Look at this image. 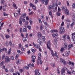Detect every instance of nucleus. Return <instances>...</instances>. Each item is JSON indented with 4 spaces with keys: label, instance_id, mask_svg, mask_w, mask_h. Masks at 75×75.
Wrapping results in <instances>:
<instances>
[{
    "label": "nucleus",
    "instance_id": "obj_29",
    "mask_svg": "<svg viewBox=\"0 0 75 75\" xmlns=\"http://www.w3.org/2000/svg\"><path fill=\"white\" fill-rule=\"evenodd\" d=\"M5 37L6 38H9L10 37V35H5Z\"/></svg>",
    "mask_w": 75,
    "mask_h": 75
},
{
    "label": "nucleus",
    "instance_id": "obj_31",
    "mask_svg": "<svg viewBox=\"0 0 75 75\" xmlns=\"http://www.w3.org/2000/svg\"><path fill=\"white\" fill-rule=\"evenodd\" d=\"M43 23H44V24H45V25H48V24L47 23V22H46L45 21H43Z\"/></svg>",
    "mask_w": 75,
    "mask_h": 75
},
{
    "label": "nucleus",
    "instance_id": "obj_2",
    "mask_svg": "<svg viewBox=\"0 0 75 75\" xmlns=\"http://www.w3.org/2000/svg\"><path fill=\"white\" fill-rule=\"evenodd\" d=\"M38 58L37 60L38 64V65L40 63V65H41V64H42L43 61L41 60V53H39L38 55Z\"/></svg>",
    "mask_w": 75,
    "mask_h": 75
},
{
    "label": "nucleus",
    "instance_id": "obj_59",
    "mask_svg": "<svg viewBox=\"0 0 75 75\" xmlns=\"http://www.w3.org/2000/svg\"><path fill=\"white\" fill-rule=\"evenodd\" d=\"M1 37H2V38H3V39H4V37L3 36V34H1Z\"/></svg>",
    "mask_w": 75,
    "mask_h": 75
},
{
    "label": "nucleus",
    "instance_id": "obj_33",
    "mask_svg": "<svg viewBox=\"0 0 75 75\" xmlns=\"http://www.w3.org/2000/svg\"><path fill=\"white\" fill-rule=\"evenodd\" d=\"M23 31L24 32H26V33L27 32V30H26V29H25V28H23Z\"/></svg>",
    "mask_w": 75,
    "mask_h": 75
},
{
    "label": "nucleus",
    "instance_id": "obj_1",
    "mask_svg": "<svg viewBox=\"0 0 75 75\" xmlns=\"http://www.w3.org/2000/svg\"><path fill=\"white\" fill-rule=\"evenodd\" d=\"M26 16V13H24L21 15V16L20 17L19 21V23L21 25H22L23 24L22 20L23 23H24L25 21V18L24 17H25Z\"/></svg>",
    "mask_w": 75,
    "mask_h": 75
},
{
    "label": "nucleus",
    "instance_id": "obj_13",
    "mask_svg": "<svg viewBox=\"0 0 75 75\" xmlns=\"http://www.w3.org/2000/svg\"><path fill=\"white\" fill-rule=\"evenodd\" d=\"M49 1H50V0H42V3L44 4V3L45 2V5H47Z\"/></svg>",
    "mask_w": 75,
    "mask_h": 75
},
{
    "label": "nucleus",
    "instance_id": "obj_16",
    "mask_svg": "<svg viewBox=\"0 0 75 75\" xmlns=\"http://www.w3.org/2000/svg\"><path fill=\"white\" fill-rule=\"evenodd\" d=\"M62 38H63V40L65 41L67 40V34H64L62 36Z\"/></svg>",
    "mask_w": 75,
    "mask_h": 75
},
{
    "label": "nucleus",
    "instance_id": "obj_51",
    "mask_svg": "<svg viewBox=\"0 0 75 75\" xmlns=\"http://www.w3.org/2000/svg\"><path fill=\"white\" fill-rule=\"evenodd\" d=\"M17 52L19 54H21V52L20 50H18Z\"/></svg>",
    "mask_w": 75,
    "mask_h": 75
},
{
    "label": "nucleus",
    "instance_id": "obj_4",
    "mask_svg": "<svg viewBox=\"0 0 75 75\" xmlns=\"http://www.w3.org/2000/svg\"><path fill=\"white\" fill-rule=\"evenodd\" d=\"M59 33L61 34L64 33L65 31V28H64V27H60L59 28Z\"/></svg>",
    "mask_w": 75,
    "mask_h": 75
},
{
    "label": "nucleus",
    "instance_id": "obj_21",
    "mask_svg": "<svg viewBox=\"0 0 75 75\" xmlns=\"http://www.w3.org/2000/svg\"><path fill=\"white\" fill-rule=\"evenodd\" d=\"M61 72L62 74H63L65 72V69H64L63 68L61 70Z\"/></svg>",
    "mask_w": 75,
    "mask_h": 75
},
{
    "label": "nucleus",
    "instance_id": "obj_36",
    "mask_svg": "<svg viewBox=\"0 0 75 75\" xmlns=\"http://www.w3.org/2000/svg\"><path fill=\"white\" fill-rule=\"evenodd\" d=\"M74 24L75 23L74 22L72 23L70 25L71 27H73V26H74Z\"/></svg>",
    "mask_w": 75,
    "mask_h": 75
},
{
    "label": "nucleus",
    "instance_id": "obj_7",
    "mask_svg": "<svg viewBox=\"0 0 75 75\" xmlns=\"http://www.w3.org/2000/svg\"><path fill=\"white\" fill-rule=\"evenodd\" d=\"M71 35H72V40H73L74 44H75V32L72 33Z\"/></svg>",
    "mask_w": 75,
    "mask_h": 75
},
{
    "label": "nucleus",
    "instance_id": "obj_25",
    "mask_svg": "<svg viewBox=\"0 0 75 75\" xmlns=\"http://www.w3.org/2000/svg\"><path fill=\"white\" fill-rule=\"evenodd\" d=\"M29 22L30 23V25H32V24H33V20L31 19H29Z\"/></svg>",
    "mask_w": 75,
    "mask_h": 75
},
{
    "label": "nucleus",
    "instance_id": "obj_44",
    "mask_svg": "<svg viewBox=\"0 0 75 75\" xmlns=\"http://www.w3.org/2000/svg\"><path fill=\"white\" fill-rule=\"evenodd\" d=\"M67 74H69V75H71V72L69 71L68 70L67 71Z\"/></svg>",
    "mask_w": 75,
    "mask_h": 75
},
{
    "label": "nucleus",
    "instance_id": "obj_45",
    "mask_svg": "<svg viewBox=\"0 0 75 75\" xmlns=\"http://www.w3.org/2000/svg\"><path fill=\"white\" fill-rule=\"evenodd\" d=\"M9 44L10 46H11L12 45V43L11 42V41L10 40L9 43Z\"/></svg>",
    "mask_w": 75,
    "mask_h": 75
},
{
    "label": "nucleus",
    "instance_id": "obj_8",
    "mask_svg": "<svg viewBox=\"0 0 75 75\" xmlns=\"http://www.w3.org/2000/svg\"><path fill=\"white\" fill-rule=\"evenodd\" d=\"M51 54H52V57H54V55H55L56 57H57V58H58V56L57 55V52H55L54 55V52H53V51H52V50L51 51Z\"/></svg>",
    "mask_w": 75,
    "mask_h": 75
},
{
    "label": "nucleus",
    "instance_id": "obj_14",
    "mask_svg": "<svg viewBox=\"0 0 75 75\" xmlns=\"http://www.w3.org/2000/svg\"><path fill=\"white\" fill-rule=\"evenodd\" d=\"M30 7H32V8L33 10H36V7H35V6L33 5V4H32L31 3H30Z\"/></svg>",
    "mask_w": 75,
    "mask_h": 75
},
{
    "label": "nucleus",
    "instance_id": "obj_56",
    "mask_svg": "<svg viewBox=\"0 0 75 75\" xmlns=\"http://www.w3.org/2000/svg\"><path fill=\"white\" fill-rule=\"evenodd\" d=\"M41 18L42 19V20H43V19H44V15H42L41 16Z\"/></svg>",
    "mask_w": 75,
    "mask_h": 75
},
{
    "label": "nucleus",
    "instance_id": "obj_47",
    "mask_svg": "<svg viewBox=\"0 0 75 75\" xmlns=\"http://www.w3.org/2000/svg\"><path fill=\"white\" fill-rule=\"evenodd\" d=\"M5 58V54H4L2 56V59H4Z\"/></svg>",
    "mask_w": 75,
    "mask_h": 75
},
{
    "label": "nucleus",
    "instance_id": "obj_12",
    "mask_svg": "<svg viewBox=\"0 0 75 75\" xmlns=\"http://www.w3.org/2000/svg\"><path fill=\"white\" fill-rule=\"evenodd\" d=\"M60 62H62L63 65H66V64H67V62H66L65 60L64 59H61L60 60Z\"/></svg>",
    "mask_w": 75,
    "mask_h": 75
},
{
    "label": "nucleus",
    "instance_id": "obj_62",
    "mask_svg": "<svg viewBox=\"0 0 75 75\" xmlns=\"http://www.w3.org/2000/svg\"><path fill=\"white\" fill-rule=\"evenodd\" d=\"M26 20H27V21L28 20H29V18H28V16H26Z\"/></svg>",
    "mask_w": 75,
    "mask_h": 75
},
{
    "label": "nucleus",
    "instance_id": "obj_39",
    "mask_svg": "<svg viewBox=\"0 0 75 75\" xmlns=\"http://www.w3.org/2000/svg\"><path fill=\"white\" fill-rule=\"evenodd\" d=\"M31 51L33 53H34V52L36 51L35 50H34L33 49H31Z\"/></svg>",
    "mask_w": 75,
    "mask_h": 75
},
{
    "label": "nucleus",
    "instance_id": "obj_5",
    "mask_svg": "<svg viewBox=\"0 0 75 75\" xmlns=\"http://www.w3.org/2000/svg\"><path fill=\"white\" fill-rule=\"evenodd\" d=\"M5 60L6 63H8L10 62V59L8 56H6L5 57Z\"/></svg>",
    "mask_w": 75,
    "mask_h": 75
},
{
    "label": "nucleus",
    "instance_id": "obj_9",
    "mask_svg": "<svg viewBox=\"0 0 75 75\" xmlns=\"http://www.w3.org/2000/svg\"><path fill=\"white\" fill-rule=\"evenodd\" d=\"M32 44L37 49H39V48L40 47V46L38 44H35L34 43V42H33Z\"/></svg>",
    "mask_w": 75,
    "mask_h": 75
},
{
    "label": "nucleus",
    "instance_id": "obj_37",
    "mask_svg": "<svg viewBox=\"0 0 75 75\" xmlns=\"http://www.w3.org/2000/svg\"><path fill=\"white\" fill-rule=\"evenodd\" d=\"M57 16H60L61 15V13L57 12Z\"/></svg>",
    "mask_w": 75,
    "mask_h": 75
},
{
    "label": "nucleus",
    "instance_id": "obj_11",
    "mask_svg": "<svg viewBox=\"0 0 75 75\" xmlns=\"http://www.w3.org/2000/svg\"><path fill=\"white\" fill-rule=\"evenodd\" d=\"M55 3L53 4L52 5H49L48 7V8L50 10H51L52 9H53V8H54Z\"/></svg>",
    "mask_w": 75,
    "mask_h": 75
},
{
    "label": "nucleus",
    "instance_id": "obj_26",
    "mask_svg": "<svg viewBox=\"0 0 75 75\" xmlns=\"http://www.w3.org/2000/svg\"><path fill=\"white\" fill-rule=\"evenodd\" d=\"M23 69H29V67H24L23 68Z\"/></svg>",
    "mask_w": 75,
    "mask_h": 75
},
{
    "label": "nucleus",
    "instance_id": "obj_18",
    "mask_svg": "<svg viewBox=\"0 0 75 75\" xmlns=\"http://www.w3.org/2000/svg\"><path fill=\"white\" fill-rule=\"evenodd\" d=\"M37 35L38 37H41L42 36V34H41V33L39 32L38 34Z\"/></svg>",
    "mask_w": 75,
    "mask_h": 75
},
{
    "label": "nucleus",
    "instance_id": "obj_32",
    "mask_svg": "<svg viewBox=\"0 0 75 75\" xmlns=\"http://www.w3.org/2000/svg\"><path fill=\"white\" fill-rule=\"evenodd\" d=\"M42 39L43 40L44 42V40H45V36H42Z\"/></svg>",
    "mask_w": 75,
    "mask_h": 75
},
{
    "label": "nucleus",
    "instance_id": "obj_17",
    "mask_svg": "<svg viewBox=\"0 0 75 75\" xmlns=\"http://www.w3.org/2000/svg\"><path fill=\"white\" fill-rule=\"evenodd\" d=\"M73 47V44H71V45H68V50H71V47Z\"/></svg>",
    "mask_w": 75,
    "mask_h": 75
},
{
    "label": "nucleus",
    "instance_id": "obj_60",
    "mask_svg": "<svg viewBox=\"0 0 75 75\" xmlns=\"http://www.w3.org/2000/svg\"><path fill=\"white\" fill-rule=\"evenodd\" d=\"M38 20L40 23H42V21H41V19H39Z\"/></svg>",
    "mask_w": 75,
    "mask_h": 75
},
{
    "label": "nucleus",
    "instance_id": "obj_24",
    "mask_svg": "<svg viewBox=\"0 0 75 75\" xmlns=\"http://www.w3.org/2000/svg\"><path fill=\"white\" fill-rule=\"evenodd\" d=\"M27 38L26 37H24L23 38V42H25V41H27Z\"/></svg>",
    "mask_w": 75,
    "mask_h": 75
},
{
    "label": "nucleus",
    "instance_id": "obj_49",
    "mask_svg": "<svg viewBox=\"0 0 75 75\" xmlns=\"http://www.w3.org/2000/svg\"><path fill=\"white\" fill-rule=\"evenodd\" d=\"M67 38L68 40H70V37H69V35H68L67 36Z\"/></svg>",
    "mask_w": 75,
    "mask_h": 75
},
{
    "label": "nucleus",
    "instance_id": "obj_48",
    "mask_svg": "<svg viewBox=\"0 0 75 75\" xmlns=\"http://www.w3.org/2000/svg\"><path fill=\"white\" fill-rule=\"evenodd\" d=\"M34 14V12L32 11L30 13H29V15H32V14Z\"/></svg>",
    "mask_w": 75,
    "mask_h": 75
},
{
    "label": "nucleus",
    "instance_id": "obj_38",
    "mask_svg": "<svg viewBox=\"0 0 75 75\" xmlns=\"http://www.w3.org/2000/svg\"><path fill=\"white\" fill-rule=\"evenodd\" d=\"M67 28H69V26L70 25V23H67Z\"/></svg>",
    "mask_w": 75,
    "mask_h": 75
},
{
    "label": "nucleus",
    "instance_id": "obj_6",
    "mask_svg": "<svg viewBox=\"0 0 75 75\" xmlns=\"http://www.w3.org/2000/svg\"><path fill=\"white\" fill-rule=\"evenodd\" d=\"M38 43H39L40 45H43V43L42 42V40L41 38H39L38 40Z\"/></svg>",
    "mask_w": 75,
    "mask_h": 75
},
{
    "label": "nucleus",
    "instance_id": "obj_27",
    "mask_svg": "<svg viewBox=\"0 0 75 75\" xmlns=\"http://www.w3.org/2000/svg\"><path fill=\"white\" fill-rule=\"evenodd\" d=\"M64 47L65 48H68V47H67V43H64Z\"/></svg>",
    "mask_w": 75,
    "mask_h": 75
},
{
    "label": "nucleus",
    "instance_id": "obj_40",
    "mask_svg": "<svg viewBox=\"0 0 75 75\" xmlns=\"http://www.w3.org/2000/svg\"><path fill=\"white\" fill-rule=\"evenodd\" d=\"M70 53V51H69L67 52V53H66V55H67V56H68Z\"/></svg>",
    "mask_w": 75,
    "mask_h": 75
},
{
    "label": "nucleus",
    "instance_id": "obj_53",
    "mask_svg": "<svg viewBox=\"0 0 75 75\" xmlns=\"http://www.w3.org/2000/svg\"><path fill=\"white\" fill-rule=\"evenodd\" d=\"M20 72H21V73L23 72V71L24 69H21L19 70Z\"/></svg>",
    "mask_w": 75,
    "mask_h": 75
},
{
    "label": "nucleus",
    "instance_id": "obj_41",
    "mask_svg": "<svg viewBox=\"0 0 75 75\" xmlns=\"http://www.w3.org/2000/svg\"><path fill=\"white\" fill-rule=\"evenodd\" d=\"M8 15L7 14H6V13L5 12H4L3 13V16H7Z\"/></svg>",
    "mask_w": 75,
    "mask_h": 75
},
{
    "label": "nucleus",
    "instance_id": "obj_20",
    "mask_svg": "<svg viewBox=\"0 0 75 75\" xmlns=\"http://www.w3.org/2000/svg\"><path fill=\"white\" fill-rule=\"evenodd\" d=\"M43 29H44V25H41L40 26V30H41V31H42Z\"/></svg>",
    "mask_w": 75,
    "mask_h": 75
},
{
    "label": "nucleus",
    "instance_id": "obj_54",
    "mask_svg": "<svg viewBox=\"0 0 75 75\" xmlns=\"http://www.w3.org/2000/svg\"><path fill=\"white\" fill-rule=\"evenodd\" d=\"M1 4H3L4 3V0H2L1 1Z\"/></svg>",
    "mask_w": 75,
    "mask_h": 75
},
{
    "label": "nucleus",
    "instance_id": "obj_15",
    "mask_svg": "<svg viewBox=\"0 0 75 75\" xmlns=\"http://www.w3.org/2000/svg\"><path fill=\"white\" fill-rule=\"evenodd\" d=\"M31 58L32 59V61H33V62H35V59L36 58V57L35 56H32Z\"/></svg>",
    "mask_w": 75,
    "mask_h": 75
},
{
    "label": "nucleus",
    "instance_id": "obj_63",
    "mask_svg": "<svg viewBox=\"0 0 75 75\" xmlns=\"http://www.w3.org/2000/svg\"><path fill=\"white\" fill-rule=\"evenodd\" d=\"M58 12H60L61 11V9H60V8L59 7L58 8Z\"/></svg>",
    "mask_w": 75,
    "mask_h": 75
},
{
    "label": "nucleus",
    "instance_id": "obj_52",
    "mask_svg": "<svg viewBox=\"0 0 75 75\" xmlns=\"http://www.w3.org/2000/svg\"><path fill=\"white\" fill-rule=\"evenodd\" d=\"M72 7L74 8H75V3H74L72 6Z\"/></svg>",
    "mask_w": 75,
    "mask_h": 75
},
{
    "label": "nucleus",
    "instance_id": "obj_35",
    "mask_svg": "<svg viewBox=\"0 0 75 75\" xmlns=\"http://www.w3.org/2000/svg\"><path fill=\"white\" fill-rule=\"evenodd\" d=\"M13 7H14V8H15L16 9H17V6H16V4H13Z\"/></svg>",
    "mask_w": 75,
    "mask_h": 75
},
{
    "label": "nucleus",
    "instance_id": "obj_28",
    "mask_svg": "<svg viewBox=\"0 0 75 75\" xmlns=\"http://www.w3.org/2000/svg\"><path fill=\"white\" fill-rule=\"evenodd\" d=\"M11 49L10 48V49L9 50H8V54L9 55H10L11 54Z\"/></svg>",
    "mask_w": 75,
    "mask_h": 75
},
{
    "label": "nucleus",
    "instance_id": "obj_10",
    "mask_svg": "<svg viewBox=\"0 0 75 75\" xmlns=\"http://www.w3.org/2000/svg\"><path fill=\"white\" fill-rule=\"evenodd\" d=\"M47 47L48 49L51 50V48H50V47H51V42H50V41H48L47 42Z\"/></svg>",
    "mask_w": 75,
    "mask_h": 75
},
{
    "label": "nucleus",
    "instance_id": "obj_58",
    "mask_svg": "<svg viewBox=\"0 0 75 75\" xmlns=\"http://www.w3.org/2000/svg\"><path fill=\"white\" fill-rule=\"evenodd\" d=\"M34 67V65L33 64H32L30 66V68Z\"/></svg>",
    "mask_w": 75,
    "mask_h": 75
},
{
    "label": "nucleus",
    "instance_id": "obj_23",
    "mask_svg": "<svg viewBox=\"0 0 75 75\" xmlns=\"http://www.w3.org/2000/svg\"><path fill=\"white\" fill-rule=\"evenodd\" d=\"M54 7H55V6H56V7H55V10H57V6H58V4L57 3H56V4H55L54 5Z\"/></svg>",
    "mask_w": 75,
    "mask_h": 75
},
{
    "label": "nucleus",
    "instance_id": "obj_19",
    "mask_svg": "<svg viewBox=\"0 0 75 75\" xmlns=\"http://www.w3.org/2000/svg\"><path fill=\"white\" fill-rule=\"evenodd\" d=\"M52 36L53 38L55 37H57L58 36V34L57 33L56 34H52Z\"/></svg>",
    "mask_w": 75,
    "mask_h": 75
},
{
    "label": "nucleus",
    "instance_id": "obj_64",
    "mask_svg": "<svg viewBox=\"0 0 75 75\" xmlns=\"http://www.w3.org/2000/svg\"><path fill=\"white\" fill-rule=\"evenodd\" d=\"M14 15L15 17H16L17 16V14L16 13H14Z\"/></svg>",
    "mask_w": 75,
    "mask_h": 75
},
{
    "label": "nucleus",
    "instance_id": "obj_61",
    "mask_svg": "<svg viewBox=\"0 0 75 75\" xmlns=\"http://www.w3.org/2000/svg\"><path fill=\"white\" fill-rule=\"evenodd\" d=\"M57 73L58 74H59V73H60L59 72V68H57Z\"/></svg>",
    "mask_w": 75,
    "mask_h": 75
},
{
    "label": "nucleus",
    "instance_id": "obj_34",
    "mask_svg": "<svg viewBox=\"0 0 75 75\" xmlns=\"http://www.w3.org/2000/svg\"><path fill=\"white\" fill-rule=\"evenodd\" d=\"M27 27L28 28V30H30L31 29V26L30 25H28L27 26Z\"/></svg>",
    "mask_w": 75,
    "mask_h": 75
},
{
    "label": "nucleus",
    "instance_id": "obj_22",
    "mask_svg": "<svg viewBox=\"0 0 75 75\" xmlns=\"http://www.w3.org/2000/svg\"><path fill=\"white\" fill-rule=\"evenodd\" d=\"M65 50V48L64 47H62L60 50V51L61 52H62L63 51H64Z\"/></svg>",
    "mask_w": 75,
    "mask_h": 75
},
{
    "label": "nucleus",
    "instance_id": "obj_42",
    "mask_svg": "<svg viewBox=\"0 0 75 75\" xmlns=\"http://www.w3.org/2000/svg\"><path fill=\"white\" fill-rule=\"evenodd\" d=\"M17 64H20V60L18 59V61L16 62Z\"/></svg>",
    "mask_w": 75,
    "mask_h": 75
},
{
    "label": "nucleus",
    "instance_id": "obj_57",
    "mask_svg": "<svg viewBox=\"0 0 75 75\" xmlns=\"http://www.w3.org/2000/svg\"><path fill=\"white\" fill-rule=\"evenodd\" d=\"M18 54H16V57H15V59H17V58H18Z\"/></svg>",
    "mask_w": 75,
    "mask_h": 75
},
{
    "label": "nucleus",
    "instance_id": "obj_30",
    "mask_svg": "<svg viewBox=\"0 0 75 75\" xmlns=\"http://www.w3.org/2000/svg\"><path fill=\"white\" fill-rule=\"evenodd\" d=\"M18 13L19 15H21V13H20V9L19 8L18 10Z\"/></svg>",
    "mask_w": 75,
    "mask_h": 75
},
{
    "label": "nucleus",
    "instance_id": "obj_55",
    "mask_svg": "<svg viewBox=\"0 0 75 75\" xmlns=\"http://www.w3.org/2000/svg\"><path fill=\"white\" fill-rule=\"evenodd\" d=\"M0 24H0V26L1 27H3V24H4V22H3L2 23H0Z\"/></svg>",
    "mask_w": 75,
    "mask_h": 75
},
{
    "label": "nucleus",
    "instance_id": "obj_3",
    "mask_svg": "<svg viewBox=\"0 0 75 75\" xmlns=\"http://www.w3.org/2000/svg\"><path fill=\"white\" fill-rule=\"evenodd\" d=\"M62 10L65 11V14L67 15H69V10L67 9V8L66 7L63 6L62 7Z\"/></svg>",
    "mask_w": 75,
    "mask_h": 75
},
{
    "label": "nucleus",
    "instance_id": "obj_46",
    "mask_svg": "<svg viewBox=\"0 0 75 75\" xmlns=\"http://www.w3.org/2000/svg\"><path fill=\"white\" fill-rule=\"evenodd\" d=\"M49 14L50 16H52V13L51 12V11H49Z\"/></svg>",
    "mask_w": 75,
    "mask_h": 75
},
{
    "label": "nucleus",
    "instance_id": "obj_50",
    "mask_svg": "<svg viewBox=\"0 0 75 75\" xmlns=\"http://www.w3.org/2000/svg\"><path fill=\"white\" fill-rule=\"evenodd\" d=\"M3 51H7V49L6 48H4L2 49Z\"/></svg>",
    "mask_w": 75,
    "mask_h": 75
},
{
    "label": "nucleus",
    "instance_id": "obj_43",
    "mask_svg": "<svg viewBox=\"0 0 75 75\" xmlns=\"http://www.w3.org/2000/svg\"><path fill=\"white\" fill-rule=\"evenodd\" d=\"M65 21H66V22H71V20H70L69 19H67L65 20Z\"/></svg>",
    "mask_w": 75,
    "mask_h": 75
}]
</instances>
